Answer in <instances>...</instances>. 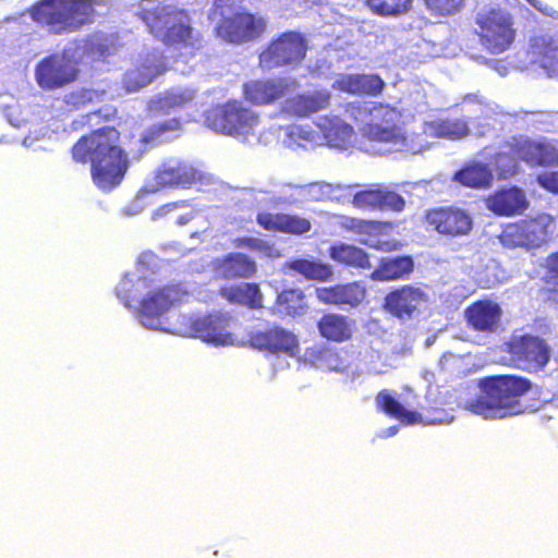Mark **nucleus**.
Wrapping results in <instances>:
<instances>
[{
    "mask_svg": "<svg viewBox=\"0 0 558 558\" xmlns=\"http://www.w3.org/2000/svg\"><path fill=\"white\" fill-rule=\"evenodd\" d=\"M280 137L282 144L294 151L312 150L323 145L320 133L315 132L310 125H289L282 129Z\"/></svg>",
    "mask_w": 558,
    "mask_h": 558,
    "instance_id": "obj_33",
    "label": "nucleus"
},
{
    "mask_svg": "<svg viewBox=\"0 0 558 558\" xmlns=\"http://www.w3.org/2000/svg\"><path fill=\"white\" fill-rule=\"evenodd\" d=\"M404 199L399 194L383 190L380 210L402 211L404 208Z\"/></svg>",
    "mask_w": 558,
    "mask_h": 558,
    "instance_id": "obj_56",
    "label": "nucleus"
},
{
    "mask_svg": "<svg viewBox=\"0 0 558 558\" xmlns=\"http://www.w3.org/2000/svg\"><path fill=\"white\" fill-rule=\"evenodd\" d=\"M347 113L361 125L363 136L386 145L387 151L416 155L429 146L422 135H405L400 112L388 105L356 101L348 106Z\"/></svg>",
    "mask_w": 558,
    "mask_h": 558,
    "instance_id": "obj_2",
    "label": "nucleus"
},
{
    "mask_svg": "<svg viewBox=\"0 0 558 558\" xmlns=\"http://www.w3.org/2000/svg\"><path fill=\"white\" fill-rule=\"evenodd\" d=\"M384 85V81L375 74H347L337 78L332 87L350 94L376 95Z\"/></svg>",
    "mask_w": 558,
    "mask_h": 558,
    "instance_id": "obj_34",
    "label": "nucleus"
},
{
    "mask_svg": "<svg viewBox=\"0 0 558 558\" xmlns=\"http://www.w3.org/2000/svg\"><path fill=\"white\" fill-rule=\"evenodd\" d=\"M305 203L307 202H324L331 199L336 191H341V185H332L327 182H312L303 184Z\"/></svg>",
    "mask_w": 558,
    "mask_h": 558,
    "instance_id": "obj_50",
    "label": "nucleus"
},
{
    "mask_svg": "<svg viewBox=\"0 0 558 558\" xmlns=\"http://www.w3.org/2000/svg\"><path fill=\"white\" fill-rule=\"evenodd\" d=\"M413 0H366L369 9L378 15L397 16L408 12Z\"/></svg>",
    "mask_w": 558,
    "mask_h": 558,
    "instance_id": "obj_48",
    "label": "nucleus"
},
{
    "mask_svg": "<svg viewBox=\"0 0 558 558\" xmlns=\"http://www.w3.org/2000/svg\"><path fill=\"white\" fill-rule=\"evenodd\" d=\"M508 348L513 364L529 373L542 371L550 359L548 344L538 336L514 333L508 343Z\"/></svg>",
    "mask_w": 558,
    "mask_h": 558,
    "instance_id": "obj_12",
    "label": "nucleus"
},
{
    "mask_svg": "<svg viewBox=\"0 0 558 558\" xmlns=\"http://www.w3.org/2000/svg\"><path fill=\"white\" fill-rule=\"evenodd\" d=\"M195 96L196 90L194 88L175 86L153 98L148 102V111L154 117L169 114L189 106L195 99Z\"/></svg>",
    "mask_w": 558,
    "mask_h": 558,
    "instance_id": "obj_25",
    "label": "nucleus"
},
{
    "mask_svg": "<svg viewBox=\"0 0 558 558\" xmlns=\"http://www.w3.org/2000/svg\"><path fill=\"white\" fill-rule=\"evenodd\" d=\"M508 114L534 126L544 125V129H546L548 124H551L554 118V113L548 111H520Z\"/></svg>",
    "mask_w": 558,
    "mask_h": 558,
    "instance_id": "obj_53",
    "label": "nucleus"
},
{
    "mask_svg": "<svg viewBox=\"0 0 558 558\" xmlns=\"http://www.w3.org/2000/svg\"><path fill=\"white\" fill-rule=\"evenodd\" d=\"M513 149L522 161L531 166L558 162V150L546 141H532L527 137H513Z\"/></svg>",
    "mask_w": 558,
    "mask_h": 558,
    "instance_id": "obj_23",
    "label": "nucleus"
},
{
    "mask_svg": "<svg viewBox=\"0 0 558 558\" xmlns=\"http://www.w3.org/2000/svg\"><path fill=\"white\" fill-rule=\"evenodd\" d=\"M413 266V260L410 256L383 258L379 267L372 272L371 278L375 281L397 280L412 272Z\"/></svg>",
    "mask_w": 558,
    "mask_h": 558,
    "instance_id": "obj_39",
    "label": "nucleus"
},
{
    "mask_svg": "<svg viewBox=\"0 0 558 558\" xmlns=\"http://www.w3.org/2000/svg\"><path fill=\"white\" fill-rule=\"evenodd\" d=\"M376 405L386 414L398 418L401 423L412 425L416 423L427 424H449L453 421V416L447 413L432 418L428 422L422 420V415L416 411L407 409L399 400H397L389 391L383 390L376 396Z\"/></svg>",
    "mask_w": 558,
    "mask_h": 558,
    "instance_id": "obj_22",
    "label": "nucleus"
},
{
    "mask_svg": "<svg viewBox=\"0 0 558 558\" xmlns=\"http://www.w3.org/2000/svg\"><path fill=\"white\" fill-rule=\"evenodd\" d=\"M486 204L487 208L497 215L511 216L522 213L527 206V201L522 190L511 187L489 196Z\"/></svg>",
    "mask_w": 558,
    "mask_h": 558,
    "instance_id": "obj_32",
    "label": "nucleus"
},
{
    "mask_svg": "<svg viewBox=\"0 0 558 558\" xmlns=\"http://www.w3.org/2000/svg\"><path fill=\"white\" fill-rule=\"evenodd\" d=\"M186 324L167 332L181 336H193L213 345H233L235 337L232 332L234 322L230 316L216 313L205 316L182 317Z\"/></svg>",
    "mask_w": 558,
    "mask_h": 558,
    "instance_id": "obj_10",
    "label": "nucleus"
},
{
    "mask_svg": "<svg viewBox=\"0 0 558 558\" xmlns=\"http://www.w3.org/2000/svg\"><path fill=\"white\" fill-rule=\"evenodd\" d=\"M475 23L482 46L490 53L499 54L510 48L515 29L510 12L500 7H484L477 13Z\"/></svg>",
    "mask_w": 558,
    "mask_h": 558,
    "instance_id": "obj_9",
    "label": "nucleus"
},
{
    "mask_svg": "<svg viewBox=\"0 0 558 558\" xmlns=\"http://www.w3.org/2000/svg\"><path fill=\"white\" fill-rule=\"evenodd\" d=\"M532 4H533L534 8L538 9L539 11L545 13L546 15L553 16L554 13H555V10L553 8H550L547 4H543L542 1H539V0L532 1Z\"/></svg>",
    "mask_w": 558,
    "mask_h": 558,
    "instance_id": "obj_61",
    "label": "nucleus"
},
{
    "mask_svg": "<svg viewBox=\"0 0 558 558\" xmlns=\"http://www.w3.org/2000/svg\"><path fill=\"white\" fill-rule=\"evenodd\" d=\"M424 2L430 11L442 16L458 12L463 5V0H424Z\"/></svg>",
    "mask_w": 558,
    "mask_h": 558,
    "instance_id": "obj_54",
    "label": "nucleus"
},
{
    "mask_svg": "<svg viewBox=\"0 0 558 558\" xmlns=\"http://www.w3.org/2000/svg\"><path fill=\"white\" fill-rule=\"evenodd\" d=\"M252 344L272 354L295 356L299 351V341L291 331L281 327L259 330L252 337Z\"/></svg>",
    "mask_w": 558,
    "mask_h": 558,
    "instance_id": "obj_20",
    "label": "nucleus"
},
{
    "mask_svg": "<svg viewBox=\"0 0 558 558\" xmlns=\"http://www.w3.org/2000/svg\"><path fill=\"white\" fill-rule=\"evenodd\" d=\"M277 204L299 206L305 203V194L303 184H284L281 187L278 196H276Z\"/></svg>",
    "mask_w": 558,
    "mask_h": 558,
    "instance_id": "obj_51",
    "label": "nucleus"
},
{
    "mask_svg": "<svg viewBox=\"0 0 558 558\" xmlns=\"http://www.w3.org/2000/svg\"><path fill=\"white\" fill-rule=\"evenodd\" d=\"M362 243L371 248H375L383 252H390L396 248L397 244L393 241L384 240L377 236H367L362 240Z\"/></svg>",
    "mask_w": 558,
    "mask_h": 558,
    "instance_id": "obj_57",
    "label": "nucleus"
},
{
    "mask_svg": "<svg viewBox=\"0 0 558 558\" xmlns=\"http://www.w3.org/2000/svg\"><path fill=\"white\" fill-rule=\"evenodd\" d=\"M332 260L355 268H371L367 254L360 247L345 243H337L329 248Z\"/></svg>",
    "mask_w": 558,
    "mask_h": 558,
    "instance_id": "obj_40",
    "label": "nucleus"
},
{
    "mask_svg": "<svg viewBox=\"0 0 558 558\" xmlns=\"http://www.w3.org/2000/svg\"><path fill=\"white\" fill-rule=\"evenodd\" d=\"M135 14L148 32L167 46L191 49L201 46L198 33L191 26V19L183 9L165 1L142 0Z\"/></svg>",
    "mask_w": 558,
    "mask_h": 558,
    "instance_id": "obj_4",
    "label": "nucleus"
},
{
    "mask_svg": "<svg viewBox=\"0 0 558 558\" xmlns=\"http://www.w3.org/2000/svg\"><path fill=\"white\" fill-rule=\"evenodd\" d=\"M330 98L331 95L328 90H314L306 94H299L288 98L282 104V111L293 117L307 118L326 109L330 104Z\"/></svg>",
    "mask_w": 558,
    "mask_h": 558,
    "instance_id": "obj_24",
    "label": "nucleus"
},
{
    "mask_svg": "<svg viewBox=\"0 0 558 558\" xmlns=\"http://www.w3.org/2000/svg\"><path fill=\"white\" fill-rule=\"evenodd\" d=\"M383 190H364L354 194L353 205L362 209H379L381 203Z\"/></svg>",
    "mask_w": 558,
    "mask_h": 558,
    "instance_id": "obj_52",
    "label": "nucleus"
},
{
    "mask_svg": "<svg viewBox=\"0 0 558 558\" xmlns=\"http://www.w3.org/2000/svg\"><path fill=\"white\" fill-rule=\"evenodd\" d=\"M144 203L142 198H136L129 206L123 209L125 216H136L144 209Z\"/></svg>",
    "mask_w": 558,
    "mask_h": 558,
    "instance_id": "obj_60",
    "label": "nucleus"
},
{
    "mask_svg": "<svg viewBox=\"0 0 558 558\" xmlns=\"http://www.w3.org/2000/svg\"><path fill=\"white\" fill-rule=\"evenodd\" d=\"M221 295L231 303L243 304L250 307L262 306V293L256 283H240L221 289Z\"/></svg>",
    "mask_w": 558,
    "mask_h": 558,
    "instance_id": "obj_41",
    "label": "nucleus"
},
{
    "mask_svg": "<svg viewBox=\"0 0 558 558\" xmlns=\"http://www.w3.org/2000/svg\"><path fill=\"white\" fill-rule=\"evenodd\" d=\"M426 223L440 234L449 236L464 235L472 229L470 215L456 207L437 208L427 211Z\"/></svg>",
    "mask_w": 558,
    "mask_h": 558,
    "instance_id": "obj_19",
    "label": "nucleus"
},
{
    "mask_svg": "<svg viewBox=\"0 0 558 558\" xmlns=\"http://www.w3.org/2000/svg\"><path fill=\"white\" fill-rule=\"evenodd\" d=\"M167 70L162 51L154 48H144L138 54L134 68L126 71L123 86L129 93H135L149 85L156 77Z\"/></svg>",
    "mask_w": 558,
    "mask_h": 558,
    "instance_id": "obj_15",
    "label": "nucleus"
},
{
    "mask_svg": "<svg viewBox=\"0 0 558 558\" xmlns=\"http://www.w3.org/2000/svg\"><path fill=\"white\" fill-rule=\"evenodd\" d=\"M422 377L427 384H430L434 379V374L432 372L424 371L422 373Z\"/></svg>",
    "mask_w": 558,
    "mask_h": 558,
    "instance_id": "obj_63",
    "label": "nucleus"
},
{
    "mask_svg": "<svg viewBox=\"0 0 558 558\" xmlns=\"http://www.w3.org/2000/svg\"><path fill=\"white\" fill-rule=\"evenodd\" d=\"M527 379L502 375L480 381V395L466 400L464 409L484 420H501L523 412L521 397L530 389Z\"/></svg>",
    "mask_w": 558,
    "mask_h": 558,
    "instance_id": "obj_5",
    "label": "nucleus"
},
{
    "mask_svg": "<svg viewBox=\"0 0 558 558\" xmlns=\"http://www.w3.org/2000/svg\"><path fill=\"white\" fill-rule=\"evenodd\" d=\"M537 182L547 191L558 194V171L539 174Z\"/></svg>",
    "mask_w": 558,
    "mask_h": 558,
    "instance_id": "obj_58",
    "label": "nucleus"
},
{
    "mask_svg": "<svg viewBox=\"0 0 558 558\" xmlns=\"http://www.w3.org/2000/svg\"><path fill=\"white\" fill-rule=\"evenodd\" d=\"M318 300L339 307H356L365 299L366 289L360 282L316 289Z\"/></svg>",
    "mask_w": 558,
    "mask_h": 558,
    "instance_id": "obj_26",
    "label": "nucleus"
},
{
    "mask_svg": "<svg viewBox=\"0 0 558 558\" xmlns=\"http://www.w3.org/2000/svg\"><path fill=\"white\" fill-rule=\"evenodd\" d=\"M500 317L501 308L493 301H478L465 310L468 324L478 331L496 330Z\"/></svg>",
    "mask_w": 558,
    "mask_h": 558,
    "instance_id": "obj_29",
    "label": "nucleus"
},
{
    "mask_svg": "<svg viewBox=\"0 0 558 558\" xmlns=\"http://www.w3.org/2000/svg\"><path fill=\"white\" fill-rule=\"evenodd\" d=\"M303 294L300 290H284L277 295L276 311L280 315H294L302 307Z\"/></svg>",
    "mask_w": 558,
    "mask_h": 558,
    "instance_id": "obj_49",
    "label": "nucleus"
},
{
    "mask_svg": "<svg viewBox=\"0 0 558 558\" xmlns=\"http://www.w3.org/2000/svg\"><path fill=\"white\" fill-rule=\"evenodd\" d=\"M180 121L178 119H170L162 123L155 124L150 128L148 133L143 136V142L149 143L159 140L166 132L179 129Z\"/></svg>",
    "mask_w": 558,
    "mask_h": 558,
    "instance_id": "obj_55",
    "label": "nucleus"
},
{
    "mask_svg": "<svg viewBox=\"0 0 558 558\" xmlns=\"http://www.w3.org/2000/svg\"><path fill=\"white\" fill-rule=\"evenodd\" d=\"M205 124L217 133L233 136L250 145L268 143L267 137L263 140V135L258 134L260 124L258 114L238 101H230L208 110L205 114Z\"/></svg>",
    "mask_w": 558,
    "mask_h": 558,
    "instance_id": "obj_8",
    "label": "nucleus"
},
{
    "mask_svg": "<svg viewBox=\"0 0 558 558\" xmlns=\"http://www.w3.org/2000/svg\"><path fill=\"white\" fill-rule=\"evenodd\" d=\"M155 258L153 253L142 254L136 269L126 272L116 287V295L126 308L134 310L136 319L143 327L168 331L165 327V315L182 301L186 292L179 286L155 284V279L144 269Z\"/></svg>",
    "mask_w": 558,
    "mask_h": 558,
    "instance_id": "obj_1",
    "label": "nucleus"
},
{
    "mask_svg": "<svg viewBox=\"0 0 558 558\" xmlns=\"http://www.w3.org/2000/svg\"><path fill=\"white\" fill-rule=\"evenodd\" d=\"M306 53L303 36L295 32L282 34L259 56V65L264 70H272L284 65L300 63Z\"/></svg>",
    "mask_w": 558,
    "mask_h": 558,
    "instance_id": "obj_14",
    "label": "nucleus"
},
{
    "mask_svg": "<svg viewBox=\"0 0 558 558\" xmlns=\"http://www.w3.org/2000/svg\"><path fill=\"white\" fill-rule=\"evenodd\" d=\"M107 93L104 89L95 88H77L64 95V104L73 110L83 109L88 105H94L105 101Z\"/></svg>",
    "mask_w": 558,
    "mask_h": 558,
    "instance_id": "obj_43",
    "label": "nucleus"
},
{
    "mask_svg": "<svg viewBox=\"0 0 558 558\" xmlns=\"http://www.w3.org/2000/svg\"><path fill=\"white\" fill-rule=\"evenodd\" d=\"M547 266L550 280L558 287V252L548 257Z\"/></svg>",
    "mask_w": 558,
    "mask_h": 558,
    "instance_id": "obj_59",
    "label": "nucleus"
},
{
    "mask_svg": "<svg viewBox=\"0 0 558 558\" xmlns=\"http://www.w3.org/2000/svg\"><path fill=\"white\" fill-rule=\"evenodd\" d=\"M453 180L469 187H487L493 181V173L487 165L473 162L456 172Z\"/></svg>",
    "mask_w": 558,
    "mask_h": 558,
    "instance_id": "obj_42",
    "label": "nucleus"
},
{
    "mask_svg": "<svg viewBox=\"0 0 558 558\" xmlns=\"http://www.w3.org/2000/svg\"><path fill=\"white\" fill-rule=\"evenodd\" d=\"M462 110L470 114L469 119H492L493 116L504 114L502 111L499 110V106L485 102L478 95L476 94H468L463 97Z\"/></svg>",
    "mask_w": 558,
    "mask_h": 558,
    "instance_id": "obj_44",
    "label": "nucleus"
},
{
    "mask_svg": "<svg viewBox=\"0 0 558 558\" xmlns=\"http://www.w3.org/2000/svg\"><path fill=\"white\" fill-rule=\"evenodd\" d=\"M319 333L327 340L343 342L353 333L354 320L348 316L330 313L325 314L317 324Z\"/></svg>",
    "mask_w": 558,
    "mask_h": 558,
    "instance_id": "obj_35",
    "label": "nucleus"
},
{
    "mask_svg": "<svg viewBox=\"0 0 558 558\" xmlns=\"http://www.w3.org/2000/svg\"><path fill=\"white\" fill-rule=\"evenodd\" d=\"M287 266L311 280H327L332 275L329 265L310 259H294L287 263Z\"/></svg>",
    "mask_w": 558,
    "mask_h": 558,
    "instance_id": "obj_45",
    "label": "nucleus"
},
{
    "mask_svg": "<svg viewBox=\"0 0 558 558\" xmlns=\"http://www.w3.org/2000/svg\"><path fill=\"white\" fill-rule=\"evenodd\" d=\"M201 210L187 201H179L165 204L154 210L151 220L168 218L177 226L183 227L199 215Z\"/></svg>",
    "mask_w": 558,
    "mask_h": 558,
    "instance_id": "obj_37",
    "label": "nucleus"
},
{
    "mask_svg": "<svg viewBox=\"0 0 558 558\" xmlns=\"http://www.w3.org/2000/svg\"><path fill=\"white\" fill-rule=\"evenodd\" d=\"M257 223L269 231H281L295 235H302L312 228L308 219L289 214L259 213Z\"/></svg>",
    "mask_w": 558,
    "mask_h": 558,
    "instance_id": "obj_28",
    "label": "nucleus"
},
{
    "mask_svg": "<svg viewBox=\"0 0 558 558\" xmlns=\"http://www.w3.org/2000/svg\"><path fill=\"white\" fill-rule=\"evenodd\" d=\"M469 134L468 121L464 119H436L424 123L422 135L427 137H442L448 140H459Z\"/></svg>",
    "mask_w": 558,
    "mask_h": 558,
    "instance_id": "obj_36",
    "label": "nucleus"
},
{
    "mask_svg": "<svg viewBox=\"0 0 558 558\" xmlns=\"http://www.w3.org/2000/svg\"><path fill=\"white\" fill-rule=\"evenodd\" d=\"M427 300V293L422 288L405 284L385 296L384 308L401 320H409Z\"/></svg>",
    "mask_w": 558,
    "mask_h": 558,
    "instance_id": "obj_17",
    "label": "nucleus"
},
{
    "mask_svg": "<svg viewBox=\"0 0 558 558\" xmlns=\"http://www.w3.org/2000/svg\"><path fill=\"white\" fill-rule=\"evenodd\" d=\"M35 143V138L32 137V136H26L24 140H23V145L25 147H32Z\"/></svg>",
    "mask_w": 558,
    "mask_h": 558,
    "instance_id": "obj_64",
    "label": "nucleus"
},
{
    "mask_svg": "<svg viewBox=\"0 0 558 558\" xmlns=\"http://www.w3.org/2000/svg\"><path fill=\"white\" fill-rule=\"evenodd\" d=\"M299 87V81L291 76L252 81L244 85V95L252 104L266 105L293 94Z\"/></svg>",
    "mask_w": 558,
    "mask_h": 558,
    "instance_id": "obj_18",
    "label": "nucleus"
},
{
    "mask_svg": "<svg viewBox=\"0 0 558 558\" xmlns=\"http://www.w3.org/2000/svg\"><path fill=\"white\" fill-rule=\"evenodd\" d=\"M204 174L189 162L180 159H168L155 171L154 184L147 185L148 192H155L163 187H186L197 181H202Z\"/></svg>",
    "mask_w": 558,
    "mask_h": 558,
    "instance_id": "obj_16",
    "label": "nucleus"
},
{
    "mask_svg": "<svg viewBox=\"0 0 558 558\" xmlns=\"http://www.w3.org/2000/svg\"><path fill=\"white\" fill-rule=\"evenodd\" d=\"M554 228L553 218L543 214L508 226L502 232L501 242L509 247H538L547 241Z\"/></svg>",
    "mask_w": 558,
    "mask_h": 558,
    "instance_id": "obj_13",
    "label": "nucleus"
},
{
    "mask_svg": "<svg viewBox=\"0 0 558 558\" xmlns=\"http://www.w3.org/2000/svg\"><path fill=\"white\" fill-rule=\"evenodd\" d=\"M521 158L513 149V137L507 142L495 157V167L501 178H508L517 173Z\"/></svg>",
    "mask_w": 558,
    "mask_h": 558,
    "instance_id": "obj_46",
    "label": "nucleus"
},
{
    "mask_svg": "<svg viewBox=\"0 0 558 558\" xmlns=\"http://www.w3.org/2000/svg\"><path fill=\"white\" fill-rule=\"evenodd\" d=\"M233 245L236 248L250 250L260 257L277 258L280 256L279 251L272 244L254 236L235 238L233 240Z\"/></svg>",
    "mask_w": 558,
    "mask_h": 558,
    "instance_id": "obj_47",
    "label": "nucleus"
},
{
    "mask_svg": "<svg viewBox=\"0 0 558 558\" xmlns=\"http://www.w3.org/2000/svg\"><path fill=\"white\" fill-rule=\"evenodd\" d=\"M78 64L75 50L69 44L62 53L50 54L36 65V82L45 90L61 88L77 78Z\"/></svg>",
    "mask_w": 558,
    "mask_h": 558,
    "instance_id": "obj_11",
    "label": "nucleus"
},
{
    "mask_svg": "<svg viewBox=\"0 0 558 558\" xmlns=\"http://www.w3.org/2000/svg\"><path fill=\"white\" fill-rule=\"evenodd\" d=\"M323 137V145L345 149L353 141V129L337 116L320 117L316 122Z\"/></svg>",
    "mask_w": 558,
    "mask_h": 558,
    "instance_id": "obj_27",
    "label": "nucleus"
},
{
    "mask_svg": "<svg viewBox=\"0 0 558 558\" xmlns=\"http://www.w3.org/2000/svg\"><path fill=\"white\" fill-rule=\"evenodd\" d=\"M118 141L119 132L114 128H102L83 136L72 149L76 162H90L93 180L104 191L119 185L129 167L128 156Z\"/></svg>",
    "mask_w": 558,
    "mask_h": 558,
    "instance_id": "obj_3",
    "label": "nucleus"
},
{
    "mask_svg": "<svg viewBox=\"0 0 558 558\" xmlns=\"http://www.w3.org/2000/svg\"><path fill=\"white\" fill-rule=\"evenodd\" d=\"M104 0H40L31 9L32 19L51 34L74 33L94 20L95 7Z\"/></svg>",
    "mask_w": 558,
    "mask_h": 558,
    "instance_id": "obj_6",
    "label": "nucleus"
},
{
    "mask_svg": "<svg viewBox=\"0 0 558 558\" xmlns=\"http://www.w3.org/2000/svg\"><path fill=\"white\" fill-rule=\"evenodd\" d=\"M117 38L113 34L97 33L83 40L70 43L80 64L104 61L116 50Z\"/></svg>",
    "mask_w": 558,
    "mask_h": 558,
    "instance_id": "obj_21",
    "label": "nucleus"
},
{
    "mask_svg": "<svg viewBox=\"0 0 558 558\" xmlns=\"http://www.w3.org/2000/svg\"><path fill=\"white\" fill-rule=\"evenodd\" d=\"M398 432L399 425H393L388 428L381 429L380 432H378L377 436L380 438H389L397 435Z\"/></svg>",
    "mask_w": 558,
    "mask_h": 558,
    "instance_id": "obj_62",
    "label": "nucleus"
},
{
    "mask_svg": "<svg viewBox=\"0 0 558 558\" xmlns=\"http://www.w3.org/2000/svg\"><path fill=\"white\" fill-rule=\"evenodd\" d=\"M241 2L242 0H216L209 15L216 22L217 36L234 45L257 39L266 28L265 19L242 10Z\"/></svg>",
    "mask_w": 558,
    "mask_h": 558,
    "instance_id": "obj_7",
    "label": "nucleus"
},
{
    "mask_svg": "<svg viewBox=\"0 0 558 558\" xmlns=\"http://www.w3.org/2000/svg\"><path fill=\"white\" fill-rule=\"evenodd\" d=\"M306 360H308L313 366L322 371L344 373L349 367L345 357L341 356L337 350L327 347L308 350L306 352Z\"/></svg>",
    "mask_w": 558,
    "mask_h": 558,
    "instance_id": "obj_38",
    "label": "nucleus"
},
{
    "mask_svg": "<svg viewBox=\"0 0 558 558\" xmlns=\"http://www.w3.org/2000/svg\"><path fill=\"white\" fill-rule=\"evenodd\" d=\"M531 62L542 68L548 76H558V46L551 38L541 36L531 41Z\"/></svg>",
    "mask_w": 558,
    "mask_h": 558,
    "instance_id": "obj_31",
    "label": "nucleus"
},
{
    "mask_svg": "<svg viewBox=\"0 0 558 558\" xmlns=\"http://www.w3.org/2000/svg\"><path fill=\"white\" fill-rule=\"evenodd\" d=\"M256 269V263L242 253H229L215 262L216 275L225 279L251 278Z\"/></svg>",
    "mask_w": 558,
    "mask_h": 558,
    "instance_id": "obj_30",
    "label": "nucleus"
}]
</instances>
